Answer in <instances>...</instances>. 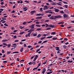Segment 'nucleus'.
<instances>
[{
	"label": "nucleus",
	"mask_w": 74,
	"mask_h": 74,
	"mask_svg": "<svg viewBox=\"0 0 74 74\" xmlns=\"http://www.w3.org/2000/svg\"><path fill=\"white\" fill-rule=\"evenodd\" d=\"M30 33H29L27 34H26L25 36V37H30Z\"/></svg>",
	"instance_id": "obj_4"
},
{
	"label": "nucleus",
	"mask_w": 74,
	"mask_h": 74,
	"mask_svg": "<svg viewBox=\"0 0 74 74\" xmlns=\"http://www.w3.org/2000/svg\"><path fill=\"white\" fill-rule=\"evenodd\" d=\"M24 61H25V60L23 59L22 60L20 61H19V63H22L23 62H24Z\"/></svg>",
	"instance_id": "obj_11"
},
{
	"label": "nucleus",
	"mask_w": 74,
	"mask_h": 74,
	"mask_svg": "<svg viewBox=\"0 0 74 74\" xmlns=\"http://www.w3.org/2000/svg\"><path fill=\"white\" fill-rule=\"evenodd\" d=\"M60 13L61 14H64V12H63V11L62 10L60 12Z\"/></svg>",
	"instance_id": "obj_16"
},
{
	"label": "nucleus",
	"mask_w": 74,
	"mask_h": 74,
	"mask_svg": "<svg viewBox=\"0 0 74 74\" xmlns=\"http://www.w3.org/2000/svg\"><path fill=\"white\" fill-rule=\"evenodd\" d=\"M38 55H36L35 56V57L34 58L33 60L34 62H35L36 61V60L38 58Z\"/></svg>",
	"instance_id": "obj_3"
},
{
	"label": "nucleus",
	"mask_w": 74,
	"mask_h": 74,
	"mask_svg": "<svg viewBox=\"0 0 74 74\" xmlns=\"http://www.w3.org/2000/svg\"><path fill=\"white\" fill-rule=\"evenodd\" d=\"M3 63H7V61H3Z\"/></svg>",
	"instance_id": "obj_64"
},
{
	"label": "nucleus",
	"mask_w": 74,
	"mask_h": 74,
	"mask_svg": "<svg viewBox=\"0 0 74 74\" xmlns=\"http://www.w3.org/2000/svg\"><path fill=\"white\" fill-rule=\"evenodd\" d=\"M4 25V26H8V25L7 24H6V23H5Z\"/></svg>",
	"instance_id": "obj_42"
},
{
	"label": "nucleus",
	"mask_w": 74,
	"mask_h": 74,
	"mask_svg": "<svg viewBox=\"0 0 74 74\" xmlns=\"http://www.w3.org/2000/svg\"><path fill=\"white\" fill-rule=\"evenodd\" d=\"M35 55H34V56L32 57L31 58V59H33L34 58V57H35Z\"/></svg>",
	"instance_id": "obj_48"
},
{
	"label": "nucleus",
	"mask_w": 74,
	"mask_h": 74,
	"mask_svg": "<svg viewBox=\"0 0 74 74\" xmlns=\"http://www.w3.org/2000/svg\"><path fill=\"white\" fill-rule=\"evenodd\" d=\"M60 10H62L63 9V8L61 7H60Z\"/></svg>",
	"instance_id": "obj_58"
},
{
	"label": "nucleus",
	"mask_w": 74,
	"mask_h": 74,
	"mask_svg": "<svg viewBox=\"0 0 74 74\" xmlns=\"http://www.w3.org/2000/svg\"><path fill=\"white\" fill-rule=\"evenodd\" d=\"M10 53H11V51H8L7 52V55H10Z\"/></svg>",
	"instance_id": "obj_17"
},
{
	"label": "nucleus",
	"mask_w": 74,
	"mask_h": 74,
	"mask_svg": "<svg viewBox=\"0 0 74 74\" xmlns=\"http://www.w3.org/2000/svg\"><path fill=\"white\" fill-rule=\"evenodd\" d=\"M11 45V44H9L8 45H7L8 48H10Z\"/></svg>",
	"instance_id": "obj_29"
},
{
	"label": "nucleus",
	"mask_w": 74,
	"mask_h": 74,
	"mask_svg": "<svg viewBox=\"0 0 74 74\" xmlns=\"http://www.w3.org/2000/svg\"><path fill=\"white\" fill-rule=\"evenodd\" d=\"M30 30H31V33L32 32H33L34 31V29H33V28H31V29H30Z\"/></svg>",
	"instance_id": "obj_14"
},
{
	"label": "nucleus",
	"mask_w": 74,
	"mask_h": 74,
	"mask_svg": "<svg viewBox=\"0 0 74 74\" xmlns=\"http://www.w3.org/2000/svg\"><path fill=\"white\" fill-rule=\"evenodd\" d=\"M57 38H55V37H54L52 39L53 40H56V39H57Z\"/></svg>",
	"instance_id": "obj_41"
},
{
	"label": "nucleus",
	"mask_w": 74,
	"mask_h": 74,
	"mask_svg": "<svg viewBox=\"0 0 74 74\" xmlns=\"http://www.w3.org/2000/svg\"><path fill=\"white\" fill-rule=\"evenodd\" d=\"M34 12H36V11L35 10H33L32 11H31L30 12V13H31V15H33L34 14Z\"/></svg>",
	"instance_id": "obj_6"
},
{
	"label": "nucleus",
	"mask_w": 74,
	"mask_h": 74,
	"mask_svg": "<svg viewBox=\"0 0 74 74\" xmlns=\"http://www.w3.org/2000/svg\"><path fill=\"white\" fill-rule=\"evenodd\" d=\"M37 71H41V69H37Z\"/></svg>",
	"instance_id": "obj_55"
},
{
	"label": "nucleus",
	"mask_w": 74,
	"mask_h": 74,
	"mask_svg": "<svg viewBox=\"0 0 74 74\" xmlns=\"http://www.w3.org/2000/svg\"><path fill=\"white\" fill-rule=\"evenodd\" d=\"M24 33H25V32H21L19 33V34L20 35H21V34H23Z\"/></svg>",
	"instance_id": "obj_18"
},
{
	"label": "nucleus",
	"mask_w": 74,
	"mask_h": 74,
	"mask_svg": "<svg viewBox=\"0 0 74 74\" xmlns=\"http://www.w3.org/2000/svg\"><path fill=\"white\" fill-rule=\"evenodd\" d=\"M32 47L30 45H29L28 46V48H32Z\"/></svg>",
	"instance_id": "obj_47"
},
{
	"label": "nucleus",
	"mask_w": 74,
	"mask_h": 74,
	"mask_svg": "<svg viewBox=\"0 0 74 74\" xmlns=\"http://www.w3.org/2000/svg\"><path fill=\"white\" fill-rule=\"evenodd\" d=\"M62 18V16L60 15H57L55 16H51L50 18V19H56L57 18Z\"/></svg>",
	"instance_id": "obj_1"
},
{
	"label": "nucleus",
	"mask_w": 74,
	"mask_h": 74,
	"mask_svg": "<svg viewBox=\"0 0 74 74\" xmlns=\"http://www.w3.org/2000/svg\"><path fill=\"white\" fill-rule=\"evenodd\" d=\"M48 27H52V28H55L56 27L54 25H49L48 26Z\"/></svg>",
	"instance_id": "obj_2"
},
{
	"label": "nucleus",
	"mask_w": 74,
	"mask_h": 74,
	"mask_svg": "<svg viewBox=\"0 0 74 74\" xmlns=\"http://www.w3.org/2000/svg\"><path fill=\"white\" fill-rule=\"evenodd\" d=\"M56 3H55V2H54L53 3V5H56Z\"/></svg>",
	"instance_id": "obj_53"
},
{
	"label": "nucleus",
	"mask_w": 74,
	"mask_h": 74,
	"mask_svg": "<svg viewBox=\"0 0 74 74\" xmlns=\"http://www.w3.org/2000/svg\"><path fill=\"white\" fill-rule=\"evenodd\" d=\"M8 41V40H7L4 39L2 40V42H4L5 41Z\"/></svg>",
	"instance_id": "obj_12"
},
{
	"label": "nucleus",
	"mask_w": 74,
	"mask_h": 74,
	"mask_svg": "<svg viewBox=\"0 0 74 74\" xmlns=\"http://www.w3.org/2000/svg\"><path fill=\"white\" fill-rule=\"evenodd\" d=\"M19 27L20 29H23V28H24V27H22V26H21Z\"/></svg>",
	"instance_id": "obj_43"
},
{
	"label": "nucleus",
	"mask_w": 74,
	"mask_h": 74,
	"mask_svg": "<svg viewBox=\"0 0 74 74\" xmlns=\"http://www.w3.org/2000/svg\"><path fill=\"white\" fill-rule=\"evenodd\" d=\"M55 11V12H58L59 11V10L56 9V8H54Z\"/></svg>",
	"instance_id": "obj_8"
},
{
	"label": "nucleus",
	"mask_w": 74,
	"mask_h": 74,
	"mask_svg": "<svg viewBox=\"0 0 74 74\" xmlns=\"http://www.w3.org/2000/svg\"><path fill=\"white\" fill-rule=\"evenodd\" d=\"M40 30H41V28H38L36 29V30L37 31H39Z\"/></svg>",
	"instance_id": "obj_36"
},
{
	"label": "nucleus",
	"mask_w": 74,
	"mask_h": 74,
	"mask_svg": "<svg viewBox=\"0 0 74 74\" xmlns=\"http://www.w3.org/2000/svg\"><path fill=\"white\" fill-rule=\"evenodd\" d=\"M32 64H33V65H34V64H36V61H35L34 62H32Z\"/></svg>",
	"instance_id": "obj_22"
},
{
	"label": "nucleus",
	"mask_w": 74,
	"mask_h": 74,
	"mask_svg": "<svg viewBox=\"0 0 74 74\" xmlns=\"http://www.w3.org/2000/svg\"><path fill=\"white\" fill-rule=\"evenodd\" d=\"M56 33L55 32H53L51 33V35H55L56 34Z\"/></svg>",
	"instance_id": "obj_10"
},
{
	"label": "nucleus",
	"mask_w": 74,
	"mask_h": 74,
	"mask_svg": "<svg viewBox=\"0 0 74 74\" xmlns=\"http://www.w3.org/2000/svg\"><path fill=\"white\" fill-rule=\"evenodd\" d=\"M64 23V22H60L58 23V25H60L61 24H63Z\"/></svg>",
	"instance_id": "obj_13"
},
{
	"label": "nucleus",
	"mask_w": 74,
	"mask_h": 74,
	"mask_svg": "<svg viewBox=\"0 0 74 74\" xmlns=\"http://www.w3.org/2000/svg\"><path fill=\"white\" fill-rule=\"evenodd\" d=\"M40 49H38L36 51V52H38V51H40Z\"/></svg>",
	"instance_id": "obj_37"
},
{
	"label": "nucleus",
	"mask_w": 74,
	"mask_h": 74,
	"mask_svg": "<svg viewBox=\"0 0 74 74\" xmlns=\"http://www.w3.org/2000/svg\"><path fill=\"white\" fill-rule=\"evenodd\" d=\"M23 25H26V22H24L23 23Z\"/></svg>",
	"instance_id": "obj_38"
},
{
	"label": "nucleus",
	"mask_w": 74,
	"mask_h": 74,
	"mask_svg": "<svg viewBox=\"0 0 74 74\" xmlns=\"http://www.w3.org/2000/svg\"><path fill=\"white\" fill-rule=\"evenodd\" d=\"M36 16H40L41 15V14L39 13V14H36Z\"/></svg>",
	"instance_id": "obj_27"
},
{
	"label": "nucleus",
	"mask_w": 74,
	"mask_h": 74,
	"mask_svg": "<svg viewBox=\"0 0 74 74\" xmlns=\"http://www.w3.org/2000/svg\"><path fill=\"white\" fill-rule=\"evenodd\" d=\"M28 64H29V65H32V64H33V63H32V62L28 63Z\"/></svg>",
	"instance_id": "obj_20"
},
{
	"label": "nucleus",
	"mask_w": 74,
	"mask_h": 74,
	"mask_svg": "<svg viewBox=\"0 0 74 74\" xmlns=\"http://www.w3.org/2000/svg\"><path fill=\"white\" fill-rule=\"evenodd\" d=\"M48 1L51 3H53V1H52L51 0H48Z\"/></svg>",
	"instance_id": "obj_35"
},
{
	"label": "nucleus",
	"mask_w": 74,
	"mask_h": 74,
	"mask_svg": "<svg viewBox=\"0 0 74 74\" xmlns=\"http://www.w3.org/2000/svg\"><path fill=\"white\" fill-rule=\"evenodd\" d=\"M65 6V8H67V7H68V5H64Z\"/></svg>",
	"instance_id": "obj_39"
},
{
	"label": "nucleus",
	"mask_w": 74,
	"mask_h": 74,
	"mask_svg": "<svg viewBox=\"0 0 74 74\" xmlns=\"http://www.w3.org/2000/svg\"><path fill=\"white\" fill-rule=\"evenodd\" d=\"M29 27H31V28H34V26H32V25L31 26H29Z\"/></svg>",
	"instance_id": "obj_40"
},
{
	"label": "nucleus",
	"mask_w": 74,
	"mask_h": 74,
	"mask_svg": "<svg viewBox=\"0 0 74 74\" xmlns=\"http://www.w3.org/2000/svg\"><path fill=\"white\" fill-rule=\"evenodd\" d=\"M36 25H37L38 24H40V22H38V21H37L36 22Z\"/></svg>",
	"instance_id": "obj_31"
},
{
	"label": "nucleus",
	"mask_w": 74,
	"mask_h": 74,
	"mask_svg": "<svg viewBox=\"0 0 74 74\" xmlns=\"http://www.w3.org/2000/svg\"><path fill=\"white\" fill-rule=\"evenodd\" d=\"M63 47H64L65 49H66V47H67V46H66V45H64L63 46Z\"/></svg>",
	"instance_id": "obj_33"
},
{
	"label": "nucleus",
	"mask_w": 74,
	"mask_h": 74,
	"mask_svg": "<svg viewBox=\"0 0 74 74\" xmlns=\"http://www.w3.org/2000/svg\"><path fill=\"white\" fill-rule=\"evenodd\" d=\"M52 37H53L52 36H48L47 37V38H52Z\"/></svg>",
	"instance_id": "obj_21"
},
{
	"label": "nucleus",
	"mask_w": 74,
	"mask_h": 74,
	"mask_svg": "<svg viewBox=\"0 0 74 74\" xmlns=\"http://www.w3.org/2000/svg\"><path fill=\"white\" fill-rule=\"evenodd\" d=\"M43 71H45V72L46 71V69L44 68L43 69Z\"/></svg>",
	"instance_id": "obj_59"
},
{
	"label": "nucleus",
	"mask_w": 74,
	"mask_h": 74,
	"mask_svg": "<svg viewBox=\"0 0 74 74\" xmlns=\"http://www.w3.org/2000/svg\"><path fill=\"white\" fill-rule=\"evenodd\" d=\"M19 52L18 51H15L13 52V53H18Z\"/></svg>",
	"instance_id": "obj_19"
},
{
	"label": "nucleus",
	"mask_w": 74,
	"mask_h": 74,
	"mask_svg": "<svg viewBox=\"0 0 74 74\" xmlns=\"http://www.w3.org/2000/svg\"><path fill=\"white\" fill-rule=\"evenodd\" d=\"M47 61H48L47 60H46L45 61V62H44L43 63V64H46L47 63Z\"/></svg>",
	"instance_id": "obj_50"
},
{
	"label": "nucleus",
	"mask_w": 74,
	"mask_h": 74,
	"mask_svg": "<svg viewBox=\"0 0 74 74\" xmlns=\"http://www.w3.org/2000/svg\"><path fill=\"white\" fill-rule=\"evenodd\" d=\"M45 38H46V37H42L40 38V40H43V39H45Z\"/></svg>",
	"instance_id": "obj_44"
},
{
	"label": "nucleus",
	"mask_w": 74,
	"mask_h": 74,
	"mask_svg": "<svg viewBox=\"0 0 74 74\" xmlns=\"http://www.w3.org/2000/svg\"><path fill=\"white\" fill-rule=\"evenodd\" d=\"M45 13H49V11H46L45 12Z\"/></svg>",
	"instance_id": "obj_61"
},
{
	"label": "nucleus",
	"mask_w": 74,
	"mask_h": 74,
	"mask_svg": "<svg viewBox=\"0 0 74 74\" xmlns=\"http://www.w3.org/2000/svg\"><path fill=\"white\" fill-rule=\"evenodd\" d=\"M42 18V16H38L36 18V19H41Z\"/></svg>",
	"instance_id": "obj_9"
},
{
	"label": "nucleus",
	"mask_w": 74,
	"mask_h": 74,
	"mask_svg": "<svg viewBox=\"0 0 74 74\" xmlns=\"http://www.w3.org/2000/svg\"><path fill=\"white\" fill-rule=\"evenodd\" d=\"M24 45V47L25 48H26V47H27V46L26 45V44H25Z\"/></svg>",
	"instance_id": "obj_57"
},
{
	"label": "nucleus",
	"mask_w": 74,
	"mask_h": 74,
	"mask_svg": "<svg viewBox=\"0 0 74 74\" xmlns=\"http://www.w3.org/2000/svg\"><path fill=\"white\" fill-rule=\"evenodd\" d=\"M42 42V41H40L38 42V44H40Z\"/></svg>",
	"instance_id": "obj_63"
},
{
	"label": "nucleus",
	"mask_w": 74,
	"mask_h": 74,
	"mask_svg": "<svg viewBox=\"0 0 74 74\" xmlns=\"http://www.w3.org/2000/svg\"><path fill=\"white\" fill-rule=\"evenodd\" d=\"M40 11L41 12H42V11H43V10H42V8H40Z\"/></svg>",
	"instance_id": "obj_30"
},
{
	"label": "nucleus",
	"mask_w": 74,
	"mask_h": 74,
	"mask_svg": "<svg viewBox=\"0 0 74 74\" xmlns=\"http://www.w3.org/2000/svg\"><path fill=\"white\" fill-rule=\"evenodd\" d=\"M33 36L34 37H35V36H37V34H33Z\"/></svg>",
	"instance_id": "obj_51"
},
{
	"label": "nucleus",
	"mask_w": 74,
	"mask_h": 74,
	"mask_svg": "<svg viewBox=\"0 0 74 74\" xmlns=\"http://www.w3.org/2000/svg\"><path fill=\"white\" fill-rule=\"evenodd\" d=\"M60 26L61 27H64V25H60Z\"/></svg>",
	"instance_id": "obj_52"
},
{
	"label": "nucleus",
	"mask_w": 74,
	"mask_h": 74,
	"mask_svg": "<svg viewBox=\"0 0 74 74\" xmlns=\"http://www.w3.org/2000/svg\"><path fill=\"white\" fill-rule=\"evenodd\" d=\"M62 2L63 3H64V4H68V3H67V2H64V1H63Z\"/></svg>",
	"instance_id": "obj_46"
},
{
	"label": "nucleus",
	"mask_w": 74,
	"mask_h": 74,
	"mask_svg": "<svg viewBox=\"0 0 74 74\" xmlns=\"http://www.w3.org/2000/svg\"><path fill=\"white\" fill-rule=\"evenodd\" d=\"M3 45H6V46H7V44L6 43H3Z\"/></svg>",
	"instance_id": "obj_28"
},
{
	"label": "nucleus",
	"mask_w": 74,
	"mask_h": 74,
	"mask_svg": "<svg viewBox=\"0 0 74 74\" xmlns=\"http://www.w3.org/2000/svg\"><path fill=\"white\" fill-rule=\"evenodd\" d=\"M52 16V14H49L48 15V17H50Z\"/></svg>",
	"instance_id": "obj_62"
},
{
	"label": "nucleus",
	"mask_w": 74,
	"mask_h": 74,
	"mask_svg": "<svg viewBox=\"0 0 74 74\" xmlns=\"http://www.w3.org/2000/svg\"><path fill=\"white\" fill-rule=\"evenodd\" d=\"M2 53H5V51L4 50V49H2Z\"/></svg>",
	"instance_id": "obj_34"
},
{
	"label": "nucleus",
	"mask_w": 74,
	"mask_h": 74,
	"mask_svg": "<svg viewBox=\"0 0 74 74\" xmlns=\"http://www.w3.org/2000/svg\"><path fill=\"white\" fill-rule=\"evenodd\" d=\"M30 69V67H29V68H27V71H29V70Z\"/></svg>",
	"instance_id": "obj_45"
},
{
	"label": "nucleus",
	"mask_w": 74,
	"mask_h": 74,
	"mask_svg": "<svg viewBox=\"0 0 74 74\" xmlns=\"http://www.w3.org/2000/svg\"><path fill=\"white\" fill-rule=\"evenodd\" d=\"M23 9L24 10H23L24 11H27V10H28V9L27 8V7H26L24 8H23Z\"/></svg>",
	"instance_id": "obj_5"
},
{
	"label": "nucleus",
	"mask_w": 74,
	"mask_h": 74,
	"mask_svg": "<svg viewBox=\"0 0 74 74\" xmlns=\"http://www.w3.org/2000/svg\"><path fill=\"white\" fill-rule=\"evenodd\" d=\"M26 39H23L21 41V42H22L23 41H26Z\"/></svg>",
	"instance_id": "obj_56"
},
{
	"label": "nucleus",
	"mask_w": 74,
	"mask_h": 74,
	"mask_svg": "<svg viewBox=\"0 0 74 74\" xmlns=\"http://www.w3.org/2000/svg\"><path fill=\"white\" fill-rule=\"evenodd\" d=\"M56 4H57V5H59L60 6H61L62 5V4H60V3H57Z\"/></svg>",
	"instance_id": "obj_32"
},
{
	"label": "nucleus",
	"mask_w": 74,
	"mask_h": 74,
	"mask_svg": "<svg viewBox=\"0 0 74 74\" xmlns=\"http://www.w3.org/2000/svg\"><path fill=\"white\" fill-rule=\"evenodd\" d=\"M44 8H46V9H48V8H48V6L47 5L45 6H44Z\"/></svg>",
	"instance_id": "obj_24"
},
{
	"label": "nucleus",
	"mask_w": 74,
	"mask_h": 74,
	"mask_svg": "<svg viewBox=\"0 0 74 74\" xmlns=\"http://www.w3.org/2000/svg\"><path fill=\"white\" fill-rule=\"evenodd\" d=\"M23 50V48L22 47L20 49V51L21 52H22Z\"/></svg>",
	"instance_id": "obj_15"
},
{
	"label": "nucleus",
	"mask_w": 74,
	"mask_h": 74,
	"mask_svg": "<svg viewBox=\"0 0 74 74\" xmlns=\"http://www.w3.org/2000/svg\"><path fill=\"white\" fill-rule=\"evenodd\" d=\"M66 16H67V15H66V14H64L63 15V17H64V18H66Z\"/></svg>",
	"instance_id": "obj_26"
},
{
	"label": "nucleus",
	"mask_w": 74,
	"mask_h": 74,
	"mask_svg": "<svg viewBox=\"0 0 74 74\" xmlns=\"http://www.w3.org/2000/svg\"><path fill=\"white\" fill-rule=\"evenodd\" d=\"M45 25H46V26H45L46 27H48V26H49V25H48L47 23H45Z\"/></svg>",
	"instance_id": "obj_25"
},
{
	"label": "nucleus",
	"mask_w": 74,
	"mask_h": 74,
	"mask_svg": "<svg viewBox=\"0 0 74 74\" xmlns=\"http://www.w3.org/2000/svg\"><path fill=\"white\" fill-rule=\"evenodd\" d=\"M36 26L37 27H41V26L38 25H36Z\"/></svg>",
	"instance_id": "obj_60"
},
{
	"label": "nucleus",
	"mask_w": 74,
	"mask_h": 74,
	"mask_svg": "<svg viewBox=\"0 0 74 74\" xmlns=\"http://www.w3.org/2000/svg\"><path fill=\"white\" fill-rule=\"evenodd\" d=\"M64 40L65 41H67V40H68V39H67V38H64Z\"/></svg>",
	"instance_id": "obj_49"
},
{
	"label": "nucleus",
	"mask_w": 74,
	"mask_h": 74,
	"mask_svg": "<svg viewBox=\"0 0 74 74\" xmlns=\"http://www.w3.org/2000/svg\"><path fill=\"white\" fill-rule=\"evenodd\" d=\"M41 35L40 34H39L38 35L37 37L38 38H40V37H41Z\"/></svg>",
	"instance_id": "obj_23"
},
{
	"label": "nucleus",
	"mask_w": 74,
	"mask_h": 74,
	"mask_svg": "<svg viewBox=\"0 0 74 74\" xmlns=\"http://www.w3.org/2000/svg\"><path fill=\"white\" fill-rule=\"evenodd\" d=\"M48 41V40H45L43 42V43H45V42H47Z\"/></svg>",
	"instance_id": "obj_54"
},
{
	"label": "nucleus",
	"mask_w": 74,
	"mask_h": 74,
	"mask_svg": "<svg viewBox=\"0 0 74 74\" xmlns=\"http://www.w3.org/2000/svg\"><path fill=\"white\" fill-rule=\"evenodd\" d=\"M56 50L57 51H60V49H59V47H56Z\"/></svg>",
	"instance_id": "obj_7"
}]
</instances>
